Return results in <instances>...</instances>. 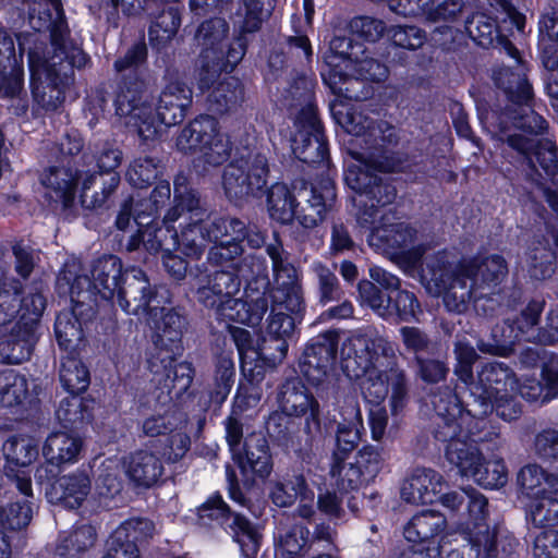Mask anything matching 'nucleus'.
Here are the masks:
<instances>
[{"instance_id": "nucleus-9", "label": "nucleus", "mask_w": 558, "mask_h": 558, "mask_svg": "<svg viewBox=\"0 0 558 558\" xmlns=\"http://www.w3.org/2000/svg\"><path fill=\"white\" fill-rule=\"evenodd\" d=\"M266 252L271 259L272 280L265 282L264 291L257 298L267 299V310L270 305L274 311L301 314L305 310L302 287L278 233H274V242L267 244Z\"/></svg>"}, {"instance_id": "nucleus-36", "label": "nucleus", "mask_w": 558, "mask_h": 558, "mask_svg": "<svg viewBox=\"0 0 558 558\" xmlns=\"http://www.w3.org/2000/svg\"><path fill=\"white\" fill-rule=\"evenodd\" d=\"M442 442H448L445 457L446 460L458 470V473L462 476H469L475 464L482 459V453L478 448L468 440L466 433L462 429V433L454 435L452 438L438 439Z\"/></svg>"}, {"instance_id": "nucleus-31", "label": "nucleus", "mask_w": 558, "mask_h": 558, "mask_svg": "<svg viewBox=\"0 0 558 558\" xmlns=\"http://www.w3.org/2000/svg\"><path fill=\"white\" fill-rule=\"evenodd\" d=\"M78 181V170H74L70 162L52 166L41 175V183L50 191V197L56 202H61L64 207H69L75 196Z\"/></svg>"}, {"instance_id": "nucleus-40", "label": "nucleus", "mask_w": 558, "mask_h": 558, "mask_svg": "<svg viewBox=\"0 0 558 558\" xmlns=\"http://www.w3.org/2000/svg\"><path fill=\"white\" fill-rule=\"evenodd\" d=\"M36 342L35 330L15 324L10 338L0 343V356L8 364H21L32 355Z\"/></svg>"}, {"instance_id": "nucleus-37", "label": "nucleus", "mask_w": 558, "mask_h": 558, "mask_svg": "<svg viewBox=\"0 0 558 558\" xmlns=\"http://www.w3.org/2000/svg\"><path fill=\"white\" fill-rule=\"evenodd\" d=\"M275 9V0H240L232 14L233 26L243 33H257L269 20Z\"/></svg>"}, {"instance_id": "nucleus-11", "label": "nucleus", "mask_w": 558, "mask_h": 558, "mask_svg": "<svg viewBox=\"0 0 558 558\" xmlns=\"http://www.w3.org/2000/svg\"><path fill=\"white\" fill-rule=\"evenodd\" d=\"M518 379L513 371L505 363L488 362L481 364L476 383L470 388V398L465 412L473 417H484L494 410L493 398L502 392H513Z\"/></svg>"}, {"instance_id": "nucleus-27", "label": "nucleus", "mask_w": 558, "mask_h": 558, "mask_svg": "<svg viewBox=\"0 0 558 558\" xmlns=\"http://www.w3.org/2000/svg\"><path fill=\"white\" fill-rule=\"evenodd\" d=\"M298 197L294 218L302 227L312 229L324 220L329 206L328 202L335 198V192L328 186H325L324 191L304 186Z\"/></svg>"}, {"instance_id": "nucleus-18", "label": "nucleus", "mask_w": 558, "mask_h": 558, "mask_svg": "<svg viewBox=\"0 0 558 558\" xmlns=\"http://www.w3.org/2000/svg\"><path fill=\"white\" fill-rule=\"evenodd\" d=\"M156 291L146 274L140 268L124 270L122 286L117 295L119 306L131 315H148Z\"/></svg>"}, {"instance_id": "nucleus-15", "label": "nucleus", "mask_w": 558, "mask_h": 558, "mask_svg": "<svg viewBox=\"0 0 558 558\" xmlns=\"http://www.w3.org/2000/svg\"><path fill=\"white\" fill-rule=\"evenodd\" d=\"M338 345V333L327 331L306 347L300 362L303 376L314 386H318L327 378L330 372Z\"/></svg>"}, {"instance_id": "nucleus-3", "label": "nucleus", "mask_w": 558, "mask_h": 558, "mask_svg": "<svg viewBox=\"0 0 558 558\" xmlns=\"http://www.w3.org/2000/svg\"><path fill=\"white\" fill-rule=\"evenodd\" d=\"M148 323L154 330L153 342L159 351L150 361L154 383L160 390L157 402L166 405L185 392L194 376L187 362L175 363V355L182 351V337L187 329L186 317L177 310L154 306L148 314Z\"/></svg>"}, {"instance_id": "nucleus-64", "label": "nucleus", "mask_w": 558, "mask_h": 558, "mask_svg": "<svg viewBox=\"0 0 558 558\" xmlns=\"http://www.w3.org/2000/svg\"><path fill=\"white\" fill-rule=\"evenodd\" d=\"M186 425L184 414L173 410L163 414H154L146 417L142 424V430L147 437H167L169 433L178 427Z\"/></svg>"}, {"instance_id": "nucleus-30", "label": "nucleus", "mask_w": 558, "mask_h": 558, "mask_svg": "<svg viewBox=\"0 0 558 558\" xmlns=\"http://www.w3.org/2000/svg\"><path fill=\"white\" fill-rule=\"evenodd\" d=\"M73 307L71 311L61 312L56 319L54 332L57 341L61 349L73 353L78 349L83 341L82 324L78 319L80 316H88L87 304L72 302Z\"/></svg>"}, {"instance_id": "nucleus-17", "label": "nucleus", "mask_w": 558, "mask_h": 558, "mask_svg": "<svg viewBox=\"0 0 558 558\" xmlns=\"http://www.w3.org/2000/svg\"><path fill=\"white\" fill-rule=\"evenodd\" d=\"M92 490L90 468L82 466L58 477L46 488V498L52 505L77 509Z\"/></svg>"}, {"instance_id": "nucleus-35", "label": "nucleus", "mask_w": 558, "mask_h": 558, "mask_svg": "<svg viewBox=\"0 0 558 558\" xmlns=\"http://www.w3.org/2000/svg\"><path fill=\"white\" fill-rule=\"evenodd\" d=\"M417 240V231L408 223L380 225L372 228L367 238L371 246L376 248L409 250Z\"/></svg>"}, {"instance_id": "nucleus-12", "label": "nucleus", "mask_w": 558, "mask_h": 558, "mask_svg": "<svg viewBox=\"0 0 558 558\" xmlns=\"http://www.w3.org/2000/svg\"><path fill=\"white\" fill-rule=\"evenodd\" d=\"M116 113L126 119L144 140L154 138L155 120L149 116L150 102L144 81L125 77L119 85L114 99Z\"/></svg>"}, {"instance_id": "nucleus-63", "label": "nucleus", "mask_w": 558, "mask_h": 558, "mask_svg": "<svg viewBox=\"0 0 558 558\" xmlns=\"http://www.w3.org/2000/svg\"><path fill=\"white\" fill-rule=\"evenodd\" d=\"M3 452L9 462L26 466L38 457V445L32 437L13 436L4 442Z\"/></svg>"}, {"instance_id": "nucleus-57", "label": "nucleus", "mask_w": 558, "mask_h": 558, "mask_svg": "<svg viewBox=\"0 0 558 558\" xmlns=\"http://www.w3.org/2000/svg\"><path fill=\"white\" fill-rule=\"evenodd\" d=\"M544 304V301L533 300L519 315L509 317L521 340L529 342L539 341V328L537 325Z\"/></svg>"}, {"instance_id": "nucleus-29", "label": "nucleus", "mask_w": 558, "mask_h": 558, "mask_svg": "<svg viewBox=\"0 0 558 558\" xmlns=\"http://www.w3.org/2000/svg\"><path fill=\"white\" fill-rule=\"evenodd\" d=\"M243 473L251 471L257 476L267 477L272 470L271 456L266 438L262 435H250L245 438L244 447L238 454L232 456Z\"/></svg>"}, {"instance_id": "nucleus-47", "label": "nucleus", "mask_w": 558, "mask_h": 558, "mask_svg": "<svg viewBox=\"0 0 558 558\" xmlns=\"http://www.w3.org/2000/svg\"><path fill=\"white\" fill-rule=\"evenodd\" d=\"M442 514L423 511L415 514L404 527V537L411 543L425 544L437 536L445 527Z\"/></svg>"}, {"instance_id": "nucleus-49", "label": "nucleus", "mask_w": 558, "mask_h": 558, "mask_svg": "<svg viewBox=\"0 0 558 558\" xmlns=\"http://www.w3.org/2000/svg\"><path fill=\"white\" fill-rule=\"evenodd\" d=\"M243 100V87L233 76L225 77L208 96L209 108L220 114L238 108Z\"/></svg>"}, {"instance_id": "nucleus-59", "label": "nucleus", "mask_w": 558, "mask_h": 558, "mask_svg": "<svg viewBox=\"0 0 558 558\" xmlns=\"http://www.w3.org/2000/svg\"><path fill=\"white\" fill-rule=\"evenodd\" d=\"M94 526L84 524L65 536L57 547V554L66 558H77L81 553L90 549L96 543Z\"/></svg>"}, {"instance_id": "nucleus-48", "label": "nucleus", "mask_w": 558, "mask_h": 558, "mask_svg": "<svg viewBox=\"0 0 558 558\" xmlns=\"http://www.w3.org/2000/svg\"><path fill=\"white\" fill-rule=\"evenodd\" d=\"M298 198L284 183H275L267 195L270 218L281 225H289L295 216Z\"/></svg>"}, {"instance_id": "nucleus-45", "label": "nucleus", "mask_w": 558, "mask_h": 558, "mask_svg": "<svg viewBox=\"0 0 558 558\" xmlns=\"http://www.w3.org/2000/svg\"><path fill=\"white\" fill-rule=\"evenodd\" d=\"M496 530L490 529L486 523L474 522L463 532V539L466 541L464 549L469 550V558H499L496 547Z\"/></svg>"}, {"instance_id": "nucleus-23", "label": "nucleus", "mask_w": 558, "mask_h": 558, "mask_svg": "<svg viewBox=\"0 0 558 558\" xmlns=\"http://www.w3.org/2000/svg\"><path fill=\"white\" fill-rule=\"evenodd\" d=\"M360 54H365V48L362 44L354 43L348 36H335L329 44V51L325 54V63L327 71L322 73L324 81L336 89L337 85L345 81L348 74L343 73L340 68L341 62L351 65Z\"/></svg>"}, {"instance_id": "nucleus-62", "label": "nucleus", "mask_w": 558, "mask_h": 558, "mask_svg": "<svg viewBox=\"0 0 558 558\" xmlns=\"http://www.w3.org/2000/svg\"><path fill=\"white\" fill-rule=\"evenodd\" d=\"M235 375L232 353H221L217 356L215 371V387L210 393L215 403H222L228 397Z\"/></svg>"}, {"instance_id": "nucleus-61", "label": "nucleus", "mask_w": 558, "mask_h": 558, "mask_svg": "<svg viewBox=\"0 0 558 558\" xmlns=\"http://www.w3.org/2000/svg\"><path fill=\"white\" fill-rule=\"evenodd\" d=\"M27 396V383L24 376L14 369L0 372V404L5 408L19 405Z\"/></svg>"}, {"instance_id": "nucleus-32", "label": "nucleus", "mask_w": 558, "mask_h": 558, "mask_svg": "<svg viewBox=\"0 0 558 558\" xmlns=\"http://www.w3.org/2000/svg\"><path fill=\"white\" fill-rule=\"evenodd\" d=\"M219 132L218 121L210 116H199L185 125L175 140L177 148L195 155Z\"/></svg>"}, {"instance_id": "nucleus-25", "label": "nucleus", "mask_w": 558, "mask_h": 558, "mask_svg": "<svg viewBox=\"0 0 558 558\" xmlns=\"http://www.w3.org/2000/svg\"><path fill=\"white\" fill-rule=\"evenodd\" d=\"M445 480L433 469L416 468L404 481L401 497L413 505L434 502L442 490Z\"/></svg>"}, {"instance_id": "nucleus-4", "label": "nucleus", "mask_w": 558, "mask_h": 558, "mask_svg": "<svg viewBox=\"0 0 558 558\" xmlns=\"http://www.w3.org/2000/svg\"><path fill=\"white\" fill-rule=\"evenodd\" d=\"M196 300L215 311L216 318L257 326L267 312L266 298H253L246 291V300L235 295L241 289V279L231 270L209 269L207 265H195L191 269Z\"/></svg>"}, {"instance_id": "nucleus-28", "label": "nucleus", "mask_w": 558, "mask_h": 558, "mask_svg": "<svg viewBox=\"0 0 558 558\" xmlns=\"http://www.w3.org/2000/svg\"><path fill=\"white\" fill-rule=\"evenodd\" d=\"M543 64L548 70L546 89L550 98L558 100V16L545 15L541 21Z\"/></svg>"}, {"instance_id": "nucleus-50", "label": "nucleus", "mask_w": 558, "mask_h": 558, "mask_svg": "<svg viewBox=\"0 0 558 558\" xmlns=\"http://www.w3.org/2000/svg\"><path fill=\"white\" fill-rule=\"evenodd\" d=\"M310 530L302 524H293L279 532L276 557L302 558L310 549Z\"/></svg>"}, {"instance_id": "nucleus-1", "label": "nucleus", "mask_w": 558, "mask_h": 558, "mask_svg": "<svg viewBox=\"0 0 558 558\" xmlns=\"http://www.w3.org/2000/svg\"><path fill=\"white\" fill-rule=\"evenodd\" d=\"M341 367L351 379L365 377L362 392L369 402L387 397L392 416L401 414L409 402V379L397 362L391 341L375 330L352 333L340 348Z\"/></svg>"}, {"instance_id": "nucleus-6", "label": "nucleus", "mask_w": 558, "mask_h": 558, "mask_svg": "<svg viewBox=\"0 0 558 558\" xmlns=\"http://www.w3.org/2000/svg\"><path fill=\"white\" fill-rule=\"evenodd\" d=\"M90 274L92 279L78 259L69 258L58 274L56 289L59 295L69 296L71 302L87 304L88 316H94L97 295L107 301L117 298L124 271L120 258L108 255L93 264Z\"/></svg>"}, {"instance_id": "nucleus-10", "label": "nucleus", "mask_w": 558, "mask_h": 558, "mask_svg": "<svg viewBox=\"0 0 558 558\" xmlns=\"http://www.w3.org/2000/svg\"><path fill=\"white\" fill-rule=\"evenodd\" d=\"M268 157L251 151L225 167L221 185L229 202L241 206L252 198H260L268 184Z\"/></svg>"}, {"instance_id": "nucleus-2", "label": "nucleus", "mask_w": 558, "mask_h": 558, "mask_svg": "<svg viewBox=\"0 0 558 558\" xmlns=\"http://www.w3.org/2000/svg\"><path fill=\"white\" fill-rule=\"evenodd\" d=\"M429 282L442 294L445 306L450 312L464 313L470 304L480 315L494 312L500 283L508 276L506 259L499 254L465 259L457 265L448 260L446 253L428 259Z\"/></svg>"}, {"instance_id": "nucleus-56", "label": "nucleus", "mask_w": 558, "mask_h": 558, "mask_svg": "<svg viewBox=\"0 0 558 558\" xmlns=\"http://www.w3.org/2000/svg\"><path fill=\"white\" fill-rule=\"evenodd\" d=\"M518 484L527 496L538 497L545 494L546 487H556L558 477L555 474L546 473L543 468L537 464H529L520 470Z\"/></svg>"}, {"instance_id": "nucleus-21", "label": "nucleus", "mask_w": 558, "mask_h": 558, "mask_svg": "<svg viewBox=\"0 0 558 558\" xmlns=\"http://www.w3.org/2000/svg\"><path fill=\"white\" fill-rule=\"evenodd\" d=\"M430 403L435 411L434 436L448 439L462 433L463 407L454 390L445 386L433 392Z\"/></svg>"}, {"instance_id": "nucleus-14", "label": "nucleus", "mask_w": 558, "mask_h": 558, "mask_svg": "<svg viewBox=\"0 0 558 558\" xmlns=\"http://www.w3.org/2000/svg\"><path fill=\"white\" fill-rule=\"evenodd\" d=\"M165 85L160 90L156 109L150 106L154 118V137L160 124L167 126L181 123L193 102V89L183 81L173 77L169 72L165 76Z\"/></svg>"}, {"instance_id": "nucleus-20", "label": "nucleus", "mask_w": 558, "mask_h": 558, "mask_svg": "<svg viewBox=\"0 0 558 558\" xmlns=\"http://www.w3.org/2000/svg\"><path fill=\"white\" fill-rule=\"evenodd\" d=\"M153 533L151 521L140 518L126 520L111 534L102 558H141L137 543L151 537Z\"/></svg>"}, {"instance_id": "nucleus-54", "label": "nucleus", "mask_w": 558, "mask_h": 558, "mask_svg": "<svg viewBox=\"0 0 558 558\" xmlns=\"http://www.w3.org/2000/svg\"><path fill=\"white\" fill-rule=\"evenodd\" d=\"M229 32L226 20L215 17L203 22L195 35L197 44L202 47L201 56H216Z\"/></svg>"}, {"instance_id": "nucleus-5", "label": "nucleus", "mask_w": 558, "mask_h": 558, "mask_svg": "<svg viewBox=\"0 0 558 558\" xmlns=\"http://www.w3.org/2000/svg\"><path fill=\"white\" fill-rule=\"evenodd\" d=\"M69 29L63 20L56 22L50 32L51 49L47 52L46 43L36 34L20 35L19 48L27 50L28 65L33 81L45 75L57 88L72 83L74 69L86 65L88 58L84 51L68 38Z\"/></svg>"}, {"instance_id": "nucleus-42", "label": "nucleus", "mask_w": 558, "mask_h": 558, "mask_svg": "<svg viewBox=\"0 0 558 558\" xmlns=\"http://www.w3.org/2000/svg\"><path fill=\"white\" fill-rule=\"evenodd\" d=\"M83 159L87 166L95 165L98 169V171H95L97 174L110 177L111 174H119L116 172V169L121 165L123 154L114 143L97 141L89 144L88 150L83 155Z\"/></svg>"}, {"instance_id": "nucleus-33", "label": "nucleus", "mask_w": 558, "mask_h": 558, "mask_svg": "<svg viewBox=\"0 0 558 558\" xmlns=\"http://www.w3.org/2000/svg\"><path fill=\"white\" fill-rule=\"evenodd\" d=\"M294 318L284 312L270 310L267 318L266 338L264 340L263 350L275 349L277 353H269L274 361H281L288 351V339L294 331Z\"/></svg>"}, {"instance_id": "nucleus-52", "label": "nucleus", "mask_w": 558, "mask_h": 558, "mask_svg": "<svg viewBox=\"0 0 558 558\" xmlns=\"http://www.w3.org/2000/svg\"><path fill=\"white\" fill-rule=\"evenodd\" d=\"M556 254L547 245L537 242L526 252L525 269L529 277L535 281H544L555 272Z\"/></svg>"}, {"instance_id": "nucleus-24", "label": "nucleus", "mask_w": 558, "mask_h": 558, "mask_svg": "<svg viewBox=\"0 0 558 558\" xmlns=\"http://www.w3.org/2000/svg\"><path fill=\"white\" fill-rule=\"evenodd\" d=\"M268 436L279 446L292 450L302 462L312 463L314 454L310 438L302 446L298 440L299 423L282 412H274L266 422Z\"/></svg>"}, {"instance_id": "nucleus-16", "label": "nucleus", "mask_w": 558, "mask_h": 558, "mask_svg": "<svg viewBox=\"0 0 558 558\" xmlns=\"http://www.w3.org/2000/svg\"><path fill=\"white\" fill-rule=\"evenodd\" d=\"M279 403L289 416H305V433L311 436L320 429L319 403L299 380H288L281 387Z\"/></svg>"}, {"instance_id": "nucleus-60", "label": "nucleus", "mask_w": 558, "mask_h": 558, "mask_svg": "<svg viewBox=\"0 0 558 558\" xmlns=\"http://www.w3.org/2000/svg\"><path fill=\"white\" fill-rule=\"evenodd\" d=\"M527 518L535 527L558 525V499L551 494L535 497L529 505Z\"/></svg>"}, {"instance_id": "nucleus-43", "label": "nucleus", "mask_w": 558, "mask_h": 558, "mask_svg": "<svg viewBox=\"0 0 558 558\" xmlns=\"http://www.w3.org/2000/svg\"><path fill=\"white\" fill-rule=\"evenodd\" d=\"M433 0H415V3H405L401 10L407 15H424L430 22L454 21L464 8L462 0H444L433 7Z\"/></svg>"}, {"instance_id": "nucleus-8", "label": "nucleus", "mask_w": 558, "mask_h": 558, "mask_svg": "<svg viewBox=\"0 0 558 558\" xmlns=\"http://www.w3.org/2000/svg\"><path fill=\"white\" fill-rule=\"evenodd\" d=\"M341 124L347 133L356 137L354 145L361 149L349 148V153L359 165L373 166L380 171H397L400 168V160L390 154V148L400 138L395 125L357 111L349 113Z\"/></svg>"}, {"instance_id": "nucleus-46", "label": "nucleus", "mask_w": 558, "mask_h": 558, "mask_svg": "<svg viewBox=\"0 0 558 558\" xmlns=\"http://www.w3.org/2000/svg\"><path fill=\"white\" fill-rule=\"evenodd\" d=\"M269 497L277 507L288 508L293 506L296 500L313 499L315 495L308 487L304 475L298 473L284 482L275 483Z\"/></svg>"}, {"instance_id": "nucleus-13", "label": "nucleus", "mask_w": 558, "mask_h": 558, "mask_svg": "<svg viewBox=\"0 0 558 558\" xmlns=\"http://www.w3.org/2000/svg\"><path fill=\"white\" fill-rule=\"evenodd\" d=\"M199 519L216 520L228 527L240 544L244 557L256 556L259 549L260 535L256 526L244 515L231 511L220 495L210 496L198 508Z\"/></svg>"}, {"instance_id": "nucleus-39", "label": "nucleus", "mask_w": 558, "mask_h": 558, "mask_svg": "<svg viewBox=\"0 0 558 558\" xmlns=\"http://www.w3.org/2000/svg\"><path fill=\"white\" fill-rule=\"evenodd\" d=\"M120 174L102 177L96 172L86 171L82 178L81 203L85 208L101 207L109 196L117 190Z\"/></svg>"}, {"instance_id": "nucleus-34", "label": "nucleus", "mask_w": 558, "mask_h": 558, "mask_svg": "<svg viewBox=\"0 0 558 558\" xmlns=\"http://www.w3.org/2000/svg\"><path fill=\"white\" fill-rule=\"evenodd\" d=\"M465 31L469 36L483 48L496 45L508 56H514L517 48L512 43L498 34L495 21L484 13H475L465 21Z\"/></svg>"}, {"instance_id": "nucleus-53", "label": "nucleus", "mask_w": 558, "mask_h": 558, "mask_svg": "<svg viewBox=\"0 0 558 558\" xmlns=\"http://www.w3.org/2000/svg\"><path fill=\"white\" fill-rule=\"evenodd\" d=\"M59 378L62 387L71 395L82 393L89 386L88 369L73 353L62 359Z\"/></svg>"}, {"instance_id": "nucleus-26", "label": "nucleus", "mask_w": 558, "mask_h": 558, "mask_svg": "<svg viewBox=\"0 0 558 558\" xmlns=\"http://www.w3.org/2000/svg\"><path fill=\"white\" fill-rule=\"evenodd\" d=\"M515 65L501 68L494 72L495 84L501 88L510 101L509 106H517L533 100V88L529 83L525 68L521 63L519 51L510 56Z\"/></svg>"}, {"instance_id": "nucleus-51", "label": "nucleus", "mask_w": 558, "mask_h": 558, "mask_svg": "<svg viewBox=\"0 0 558 558\" xmlns=\"http://www.w3.org/2000/svg\"><path fill=\"white\" fill-rule=\"evenodd\" d=\"M232 145L229 138L220 131L204 145L195 155L194 167L207 172L225 163L231 155Z\"/></svg>"}, {"instance_id": "nucleus-7", "label": "nucleus", "mask_w": 558, "mask_h": 558, "mask_svg": "<svg viewBox=\"0 0 558 558\" xmlns=\"http://www.w3.org/2000/svg\"><path fill=\"white\" fill-rule=\"evenodd\" d=\"M313 98V84L305 76L298 77L283 94V105L295 111L298 131L292 140V150L305 163H319L328 156Z\"/></svg>"}, {"instance_id": "nucleus-19", "label": "nucleus", "mask_w": 558, "mask_h": 558, "mask_svg": "<svg viewBox=\"0 0 558 558\" xmlns=\"http://www.w3.org/2000/svg\"><path fill=\"white\" fill-rule=\"evenodd\" d=\"M381 172L368 165H354L345 174V182L357 194L364 195L369 202L385 207L391 204L397 196L396 187L377 174Z\"/></svg>"}, {"instance_id": "nucleus-38", "label": "nucleus", "mask_w": 558, "mask_h": 558, "mask_svg": "<svg viewBox=\"0 0 558 558\" xmlns=\"http://www.w3.org/2000/svg\"><path fill=\"white\" fill-rule=\"evenodd\" d=\"M128 476L137 485L150 487L161 476L163 465L160 459L147 450H137L124 461Z\"/></svg>"}, {"instance_id": "nucleus-58", "label": "nucleus", "mask_w": 558, "mask_h": 558, "mask_svg": "<svg viewBox=\"0 0 558 558\" xmlns=\"http://www.w3.org/2000/svg\"><path fill=\"white\" fill-rule=\"evenodd\" d=\"M22 283L14 278H3L0 270V326L11 323L20 313Z\"/></svg>"}, {"instance_id": "nucleus-41", "label": "nucleus", "mask_w": 558, "mask_h": 558, "mask_svg": "<svg viewBox=\"0 0 558 558\" xmlns=\"http://www.w3.org/2000/svg\"><path fill=\"white\" fill-rule=\"evenodd\" d=\"M82 447V439L76 436L68 433H52L46 439L43 454L50 463H72L77 460Z\"/></svg>"}, {"instance_id": "nucleus-44", "label": "nucleus", "mask_w": 558, "mask_h": 558, "mask_svg": "<svg viewBox=\"0 0 558 558\" xmlns=\"http://www.w3.org/2000/svg\"><path fill=\"white\" fill-rule=\"evenodd\" d=\"M531 102L526 101L517 106H507L500 117V121H512L515 129L535 138L538 135L547 134L548 123L532 109Z\"/></svg>"}, {"instance_id": "nucleus-55", "label": "nucleus", "mask_w": 558, "mask_h": 558, "mask_svg": "<svg viewBox=\"0 0 558 558\" xmlns=\"http://www.w3.org/2000/svg\"><path fill=\"white\" fill-rule=\"evenodd\" d=\"M180 25L181 15L179 9L174 5L167 7L150 25L148 32L149 41L157 47L165 46L175 36Z\"/></svg>"}, {"instance_id": "nucleus-22", "label": "nucleus", "mask_w": 558, "mask_h": 558, "mask_svg": "<svg viewBox=\"0 0 558 558\" xmlns=\"http://www.w3.org/2000/svg\"><path fill=\"white\" fill-rule=\"evenodd\" d=\"M234 29L239 33V37L228 47L226 52L221 48L216 56H199L201 88H209L222 72H231L234 66L243 59L246 51L245 36L248 33L242 34L235 26Z\"/></svg>"}]
</instances>
